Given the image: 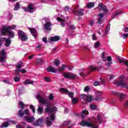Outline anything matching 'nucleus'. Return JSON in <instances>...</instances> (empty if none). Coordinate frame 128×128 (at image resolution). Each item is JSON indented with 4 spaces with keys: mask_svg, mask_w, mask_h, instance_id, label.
<instances>
[{
    "mask_svg": "<svg viewBox=\"0 0 128 128\" xmlns=\"http://www.w3.org/2000/svg\"><path fill=\"white\" fill-rule=\"evenodd\" d=\"M36 98L38 100L39 102L46 106V112L48 114L49 116V117L46 118V124L48 126H50L52 124V122H54V118H56V116L54 114L56 112V106L50 107L48 100L46 99L44 97H42L40 94L36 96Z\"/></svg>",
    "mask_w": 128,
    "mask_h": 128,
    "instance_id": "f257e3e1",
    "label": "nucleus"
},
{
    "mask_svg": "<svg viewBox=\"0 0 128 128\" xmlns=\"http://www.w3.org/2000/svg\"><path fill=\"white\" fill-rule=\"evenodd\" d=\"M104 114L102 113L98 114L95 118V121L90 120V121H82L80 124L82 126H88L91 128H98V124H102Z\"/></svg>",
    "mask_w": 128,
    "mask_h": 128,
    "instance_id": "f03ea898",
    "label": "nucleus"
},
{
    "mask_svg": "<svg viewBox=\"0 0 128 128\" xmlns=\"http://www.w3.org/2000/svg\"><path fill=\"white\" fill-rule=\"evenodd\" d=\"M16 28V26L12 25L8 27L3 26L0 30L2 36H6V32L10 38H14V32L10 30H14Z\"/></svg>",
    "mask_w": 128,
    "mask_h": 128,
    "instance_id": "7ed1b4c3",
    "label": "nucleus"
},
{
    "mask_svg": "<svg viewBox=\"0 0 128 128\" xmlns=\"http://www.w3.org/2000/svg\"><path fill=\"white\" fill-rule=\"evenodd\" d=\"M114 84L121 88H128V84L124 82V76L121 75L119 77V80L114 82Z\"/></svg>",
    "mask_w": 128,
    "mask_h": 128,
    "instance_id": "20e7f679",
    "label": "nucleus"
},
{
    "mask_svg": "<svg viewBox=\"0 0 128 128\" xmlns=\"http://www.w3.org/2000/svg\"><path fill=\"white\" fill-rule=\"evenodd\" d=\"M80 98L82 100H85L86 102H92V100H94L92 98V96L90 94H82L80 95Z\"/></svg>",
    "mask_w": 128,
    "mask_h": 128,
    "instance_id": "39448f33",
    "label": "nucleus"
},
{
    "mask_svg": "<svg viewBox=\"0 0 128 128\" xmlns=\"http://www.w3.org/2000/svg\"><path fill=\"white\" fill-rule=\"evenodd\" d=\"M18 36L20 40H21L22 42H26L28 40V36L26 33L22 30H18Z\"/></svg>",
    "mask_w": 128,
    "mask_h": 128,
    "instance_id": "423d86ee",
    "label": "nucleus"
},
{
    "mask_svg": "<svg viewBox=\"0 0 128 128\" xmlns=\"http://www.w3.org/2000/svg\"><path fill=\"white\" fill-rule=\"evenodd\" d=\"M6 50L2 49L0 50V62H6Z\"/></svg>",
    "mask_w": 128,
    "mask_h": 128,
    "instance_id": "0eeeda50",
    "label": "nucleus"
},
{
    "mask_svg": "<svg viewBox=\"0 0 128 128\" xmlns=\"http://www.w3.org/2000/svg\"><path fill=\"white\" fill-rule=\"evenodd\" d=\"M73 13L77 16H83L84 15V9H80L78 8V6H76L73 11Z\"/></svg>",
    "mask_w": 128,
    "mask_h": 128,
    "instance_id": "6e6552de",
    "label": "nucleus"
},
{
    "mask_svg": "<svg viewBox=\"0 0 128 128\" xmlns=\"http://www.w3.org/2000/svg\"><path fill=\"white\" fill-rule=\"evenodd\" d=\"M63 76L65 78H78V76L72 73H64L63 74Z\"/></svg>",
    "mask_w": 128,
    "mask_h": 128,
    "instance_id": "1a4fd4ad",
    "label": "nucleus"
},
{
    "mask_svg": "<svg viewBox=\"0 0 128 128\" xmlns=\"http://www.w3.org/2000/svg\"><path fill=\"white\" fill-rule=\"evenodd\" d=\"M60 92H64V94H68L70 98H74V94L72 92H69L68 90L64 88H62L60 90Z\"/></svg>",
    "mask_w": 128,
    "mask_h": 128,
    "instance_id": "9d476101",
    "label": "nucleus"
},
{
    "mask_svg": "<svg viewBox=\"0 0 128 128\" xmlns=\"http://www.w3.org/2000/svg\"><path fill=\"white\" fill-rule=\"evenodd\" d=\"M102 58L104 62H106V60L108 62V66H110V64H112V57L108 56L107 58H106V56H104V52L102 53Z\"/></svg>",
    "mask_w": 128,
    "mask_h": 128,
    "instance_id": "9b49d317",
    "label": "nucleus"
},
{
    "mask_svg": "<svg viewBox=\"0 0 128 128\" xmlns=\"http://www.w3.org/2000/svg\"><path fill=\"white\" fill-rule=\"evenodd\" d=\"M10 124H16V122L14 121V120L10 121V120H8V122L2 124L1 126H0V128H8V126H10Z\"/></svg>",
    "mask_w": 128,
    "mask_h": 128,
    "instance_id": "f8f14e48",
    "label": "nucleus"
},
{
    "mask_svg": "<svg viewBox=\"0 0 128 128\" xmlns=\"http://www.w3.org/2000/svg\"><path fill=\"white\" fill-rule=\"evenodd\" d=\"M30 114V110L28 109H26L24 111H22V110H20L18 112V116L20 118H22L24 114H26L28 116Z\"/></svg>",
    "mask_w": 128,
    "mask_h": 128,
    "instance_id": "ddd939ff",
    "label": "nucleus"
},
{
    "mask_svg": "<svg viewBox=\"0 0 128 128\" xmlns=\"http://www.w3.org/2000/svg\"><path fill=\"white\" fill-rule=\"evenodd\" d=\"M104 92L100 90H96L95 92L96 100H100L102 98V96Z\"/></svg>",
    "mask_w": 128,
    "mask_h": 128,
    "instance_id": "4468645a",
    "label": "nucleus"
},
{
    "mask_svg": "<svg viewBox=\"0 0 128 128\" xmlns=\"http://www.w3.org/2000/svg\"><path fill=\"white\" fill-rule=\"evenodd\" d=\"M44 122V118H39L33 122V126H38Z\"/></svg>",
    "mask_w": 128,
    "mask_h": 128,
    "instance_id": "2eb2a0df",
    "label": "nucleus"
},
{
    "mask_svg": "<svg viewBox=\"0 0 128 128\" xmlns=\"http://www.w3.org/2000/svg\"><path fill=\"white\" fill-rule=\"evenodd\" d=\"M60 40V36H50L48 38V42H58Z\"/></svg>",
    "mask_w": 128,
    "mask_h": 128,
    "instance_id": "dca6fc26",
    "label": "nucleus"
},
{
    "mask_svg": "<svg viewBox=\"0 0 128 128\" xmlns=\"http://www.w3.org/2000/svg\"><path fill=\"white\" fill-rule=\"evenodd\" d=\"M102 68V66H100L99 67H94L92 66H89V69H88V74H90L92 72H95V70H98V72H100V69L98 68Z\"/></svg>",
    "mask_w": 128,
    "mask_h": 128,
    "instance_id": "f3484780",
    "label": "nucleus"
},
{
    "mask_svg": "<svg viewBox=\"0 0 128 128\" xmlns=\"http://www.w3.org/2000/svg\"><path fill=\"white\" fill-rule=\"evenodd\" d=\"M24 120H26V122H28L32 123L34 122L36 118L34 116H31L30 117H28L27 116H26L24 118Z\"/></svg>",
    "mask_w": 128,
    "mask_h": 128,
    "instance_id": "a211bd4d",
    "label": "nucleus"
},
{
    "mask_svg": "<svg viewBox=\"0 0 128 128\" xmlns=\"http://www.w3.org/2000/svg\"><path fill=\"white\" fill-rule=\"evenodd\" d=\"M52 22H46L44 24V29L46 30H52Z\"/></svg>",
    "mask_w": 128,
    "mask_h": 128,
    "instance_id": "6ab92c4d",
    "label": "nucleus"
},
{
    "mask_svg": "<svg viewBox=\"0 0 128 128\" xmlns=\"http://www.w3.org/2000/svg\"><path fill=\"white\" fill-rule=\"evenodd\" d=\"M28 30L32 34V36H33L36 38V36H38V32H36V28H28Z\"/></svg>",
    "mask_w": 128,
    "mask_h": 128,
    "instance_id": "aec40b11",
    "label": "nucleus"
},
{
    "mask_svg": "<svg viewBox=\"0 0 128 128\" xmlns=\"http://www.w3.org/2000/svg\"><path fill=\"white\" fill-rule=\"evenodd\" d=\"M47 71H48L49 72H54V73H56V72H58V69H56V68L52 67V66H48L47 68Z\"/></svg>",
    "mask_w": 128,
    "mask_h": 128,
    "instance_id": "412c9836",
    "label": "nucleus"
},
{
    "mask_svg": "<svg viewBox=\"0 0 128 128\" xmlns=\"http://www.w3.org/2000/svg\"><path fill=\"white\" fill-rule=\"evenodd\" d=\"M98 8L100 10H103V12H106V6H104L102 3H100L98 5Z\"/></svg>",
    "mask_w": 128,
    "mask_h": 128,
    "instance_id": "4be33fe9",
    "label": "nucleus"
},
{
    "mask_svg": "<svg viewBox=\"0 0 128 128\" xmlns=\"http://www.w3.org/2000/svg\"><path fill=\"white\" fill-rule=\"evenodd\" d=\"M118 60H119V62H120V64L123 62V64H126V66H128V60H124V58L119 57L118 58Z\"/></svg>",
    "mask_w": 128,
    "mask_h": 128,
    "instance_id": "5701e85b",
    "label": "nucleus"
},
{
    "mask_svg": "<svg viewBox=\"0 0 128 128\" xmlns=\"http://www.w3.org/2000/svg\"><path fill=\"white\" fill-rule=\"evenodd\" d=\"M104 18V14L101 13L98 14V18L97 24H102V18Z\"/></svg>",
    "mask_w": 128,
    "mask_h": 128,
    "instance_id": "b1692460",
    "label": "nucleus"
},
{
    "mask_svg": "<svg viewBox=\"0 0 128 128\" xmlns=\"http://www.w3.org/2000/svg\"><path fill=\"white\" fill-rule=\"evenodd\" d=\"M70 124V121H64L61 126V128H68V126Z\"/></svg>",
    "mask_w": 128,
    "mask_h": 128,
    "instance_id": "393cba45",
    "label": "nucleus"
},
{
    "mask_svg": "<svg viewBox=\"0 0 128 128\" xmlns=\"http://www.w3.org/2000/svg\"><path fill=\"white\" fill-rule=\"evenodd\" d=\"M37 112H38V114H42V112H44V108H42V106L40 105L38 107Z\"/></svg>",
    "mask_w": 128,
    "mask_h": 128,
    "instance_id": "a878e982",
    "label": "nucleus"
},
{
    "mask_svg": "<svg viewBox=\"0 0 128 128\" xmlns=\"http://www.w3.org/2000/svg\"><path fill=\"white\" fill-rule=\"evenodd\" d=\"M23 83L24 84H34V81L30 79H26L23 82Z\"/></svg>",
    "mask_w": 128,
    "mask_h": 128,
    "instance_id": "bb28decb",
    "label": "nucleus"
},
{
    "mask_svg": "<svg viewBox=\"0 0 128 128\" xmlns=\"http://www.w3.org/2000/svg\"><path fill=\"white\" fill-rule=\"evenodd\" d=\"M88 111L86 110H84L82 111L81 116L82 118H86V116H88Z\"/></svg>",
    "mask_w": 128,
    "mask_h": 128,
    "instance_id": "cd10ccee",
    "label": "nucleus"
},
{
    "mask_svg": "<svg viewBox=\"0 0 128 128\" xmlns=\"http://www.w3.org/2000/svg\"><path fill=\"white\" fill-rule=\"evenodd\" d=\"M28 12H34V7L32 4L28 6Z\"/></svg>",
    "mask_w": 128,
    "mask_h": 128,
    "instance_id": "c85d7f7f",
    "label": "nucleus"
},
{
    "mask_svg": "<svg viewBox=\"0 0 128 128\" xmlns=\"http://www.w3.org/2000/svg\"><path fill=\"white\" fill-rule=\"evenodd\" d=\"M22 62H19L16 66V68H18V70H20L22 68Z\"/></svg>",
    "mask_w": 128,
    "mask_h": 128,
    "instance_id": "c756f323",
    "label": "nucleus"
},
{
    "mask_svg": "<svg viewBox=\"0 0 128 128\" xmlns=\"http://www.w3.org/2000/svg\"><path fill=\"white\" fill-rule=\"evenodd\" d=\"M20 2H18L14 6V10H18L20 6Z\"/></svg>",
    "mask_w": 128,
    "mask_h": 128,
    "instance_id": "7c9ffc66",
    "label": "nucleus"
},
{
    "mask_svg": "<svg viewBox=\"0 0 128 128\" xmlns=\"http://www.w3.org/2000/svg\"><path fill=\"white\" fill-rule=\"evenodd\" d=\"M10 42H12V40H10L7 38L6 40V46H10Z\"/></svg>",
    "mask_w": 128,
    "mask_h": 128,
    "instance_id": "2f4dec72",
    "label": "nucleus"
},
{
    "mask_svg": "<svg viewBox=\"0 0 128 128\" xmlns=\"http://www.w3.org/2000/svg\"><path fill=\"white\" fill-rule=\"evenodd\" d=\"M86 6L87 8H94V3L88 2L86 4Z\"/></svg>",
    "mask_w": 128,
    "mask_h": 128,
    "instance_id": "473e14b6",
    "label": "nucleus"
},
{
    "mask_svg": "<svg viewBox=\"0 0 128 128\" xmlns=\"http://www.w3.org/2000/svg\"><path fill=\"white\" fill-rule=\"evenodd\" d=\"M56 19H57V20L58 22H62V23L60 24L61 26H64L65 24L64 22V20H62V19L60 18H57Z\"/></svg>",
    "mask_w": 128,
    "mask_h": 128,
    "instance_id": "72a5a7b5",
    "label": "nucleus"
},
{
    "mask_svg": "<svg viewBox=\"0 0 128 128\" xmlns=\"http://www.w3.org/2000/svg\"><path fill=\"white\" fill-rule=\"evenodd\" d=\"M66 66L64 64H62V66L61 68H59L58 69V72H62V70H66Z\"/></svg>",
    "mask_w": 128,
    "mask_h": 128,
    "instance_id": "f704fd0d",
    "label": "nucleus"
},
{
    "mask_svg": "<svg viewBox=\"0 0 128 128\" xmlns=\"http://www.w3.org/2000/svg\"><path fill=\"white\" fill-rule=\"evenodd\" d=\"M118 96H119L120 100H122L126 98V94L124 93H119Z\"/></svg>",
    "mask_w": 128,
    "mask_h": 128,
    "instance_id": "c9c22d12",
    "label": "nucleus"
},
{
    "mask_svg": "<svg viewBox=\"0 0 128 128\" xmlns=\"http://www.w3.org/2000/svg\"><path fill=\"white\" fill-rule=\"evenodd\" d=\"M122 14V11L116 12L115 14H114L112 16V18H116V16H120V14Z\"/></svg>",
    "mask_w": 128,
    "mask_h": 128,
    "instance_id": "e433bc0d",
    "label": "nucleus"
},
{
    "mask_svg": "<svg viewBox=\"0 0 128 128\" xmlns=\"http://www.w3.org/2000/svg\"><path fill=\"white\" fill-rule=\"evenodd\" d=\"M54 64V66H60V60L56 59L55 60Z\"/></svg>",
    "mask_w": 128,
    "mask_h": 128,
    "instance_id": "4c0bfd02",
    "label": "nucleus"
},
{
    "mask_svg": "<svg viewBox=\"0 0 128 128\" xmlns=\"http://www.w3.org/2000/svg\"><path fill=\"white\" fill-rule=\"evenodd\" d=\"M14 82H20V77L18 76H15L14 77Z\"/></svg>",
    "mask_w": 128,
    "mask_h": 128,
    "instance_id": "58836bf2",
    "label": "nucleus"
},
{
    "mask_svg": "<svg viewBox=\"0 0 128 128\" xmlns=\"http://www.w3.org/2000/svg\"><path fill=\"white\" fill-rule=\"evenodd\" d=\"M121 36L124 40H126V38H128V34L126 33H121Z\"/></svg>",
    "mask_w": 128,
    "mask_h": 128,
    "instance_id": "ea45409f",
    "label": "nucleus"
},
{
    "mask_svg": "<svg viewBox=\"0 0 128 128\" xmlns=\"http://www.w3.org/2000/svg\"><path fill=\"white\" fill-rule=\"evenodd\" d=\"M70 10V8L69 6H66L64 8V12L66 14Z\"/></svg>",
    "mask_w": 128,
    "mask_h": 128,
    "instance_id": "a19ab883",
    "label": "nucleus"
},
{
    "mask_svg": "<svg viewBox=\"0 0 128 128\" xmlns=\"http://www.w3.org/2000/svg\"><path fill=\"white\" fill-rule=\"evenodd\" d=\"M110 24H108L107 26V28L105 30V33H104L105 36L106 34H108V32H110Z\"/></svg>",
    "mask_w": 128,
    "mask_h": 128,
    "instance_id": "79ce46f5",
    "label": "nucleus"
},
{
    "mask_svg": "<svg viewBox=\"0 0 128 128\" xmlns=\"http://www.w3.org/2000/svg\"><path fill=\"white\" fill-rule=\"evenodd\" d=\"M19 104L20 105V106H21V108L22 110H24V108H26V104H24V102H20Z\"/></svg>",
    "mask_w": 128,
    "mask_h": 128,
    "instance_id": "37998d69",
    "label": "nucleus"
},
{
    "mask_svg": "<svg viewBox=\"0 0 128 128\" xmlns=\"http://www.w3.org/2000/svg\"><path fill=\"white\" fill-rule=\"evenodd\" d=\"M44 61L41 58H38L36 62V64H40Z\"/></svg>",
    "mask_w": 128,
    "mask_h": 128,
    "instance_id": "c03bdc74",
    "label": "nucleus"
},
{
    "mask_svg": "<svg viewBox=\"0 0 128 128\" xmlns=\"http://www.w3.org/2000/svg\"><path fill=\"white\" fill-rule=\"evenodd\" d=\"M90 108L92 110H96V106L94 104H91L90 106Z\"/></svg>",
    "mask_w": 128,
    "mask_h": 128,
    "instance_id": "a18cd8bd",
    "label": "nucleus"
},
{
    "mask_svg": "<svg viewBox=\"0 0 128 128\" xmlns=\"http://www.w3.org/2000/svg\"><path fill=\"white\" fill-rule=\"evenodd\" d=\"M30 108L32 110L34 114L36 112V108H34V106L32 105H30Z\"/></svg>",
    "mask_w": 128,
    "mask_h": 128,
    "instance_id": "49530a36",
    "label": "nucleus"
},
{
    "mask_svg": "<svg viewBox=\"0 0 128 128\" xmlns=\"http://www.w3.org/2000/svg\"><path fill=\"white\" fill-rule=\"evenodd\" d=\"M90 91V86H86L84 88V92H88Z\"/></svg>",
    "mask_w": 128,
    "mask_h": 128,
    "instance_id": "de8ad7c7",
    "label": "nucleus"
},
{
    "mask_svg": "<svg viewBox=\"0 0 128 128\" xmlns=\"http://www.w3.org/2000/svg\"><path fill=\"white\" fill-rule=\"evenodd\" d=\"M114 78V75H108L107 76V79L108 80H112Z\"/></svg>",
    "mask_w": 128,
    "mask_h": 128,
    "instance_id": "09e8293b",
    "label": "nucleus"
},
{
    "mask_svg": "<svg viewBox=\"0 0 128 128\" xmlns=\"http://www.w3.org/2000/svg\"><path fill=\"white\" fill-rule=\"evenodd\" d=\"M26 124H24L23 125H17L16 128H24L26 127Z\"/></svg>",
    "mask_w": 128,
    "mask_h": 128,
    "instance_id": "8fccbe9b",
    "label": "nucleus"
},
{
    "mask_svg": "<svg viewBox=\"0 0 128 128\" xmlns=\"http://www.w3.org/2000/svg\"><path fill=\"white\" fill-rule=\"evenodd\" d=\"M42 20L46 22H50V18L44 17Z\"/></svg>",
    "mask_w": 128,
    "mask_h": 128,
    "instance_id": "3c124183",
    "label": "nucleus"
},
{
    "mask_svg": "<svg viewBox=\"0 0 128 128\" xmlns=\"http://www.w3.org/2000/svg\"><path fill=\"white\" fill-rule=\"evenodd\" d=\"M98 46H100V42H95L94 44V48H98Z\"/></svg>",
    "mask_w": 128,
    "mask_h": 128,
    "instance_id": "603ef678",
    "label": "nucleus"
},
{
    "mask_svg": "<svg viewBox=\"0 0 128 128\" xmlns=\"http://www.w3.org/2000/svg\"><path fill=\"white\" fill-rule=\"evenodd\" d=\"M72 104H76V102H78V98H72Z\"/></svg>",
    "mask_w": 128,
    "mask_h": 128,
    "instance_id": "864d4df0",
    "label": "nucleus"
},
{
    "mask_svg": "<svg viewBox=\"0 0 128 128\" xmlns=\"http://www.w3.org/2000/svg\"><path fill=\"white\" fill-rule=\"evenodd\" d=\"M3 82H4V84H12L10 81L6 80H3Z\"/></svg>",
    "mask_w": 128,
    "mask_h": 128,
    "instance_id": "5fc2aeb1",
    "label": "nucleus"
},
{
    "mask_svg": "<svg viewBox=\"0 0 128 128\" xmlns=\"http://www.w3.org/2000/svg\"><path fill=\"white\" fill-rule=\"evenodd\" d=\"M128 108V100H126L124 104V108Z\"/></svg>",
    "mask_w": 128,
    "mask_h": 128,
    "instance_id": "6e6d98bb",
    "label": "nucleus"
},
{
    "mask_svg": "<svg viewBox=\"0 0 128 128\" xmlns=\"http://www.w3.org/2000/svg\"><path fill=\"white\" fill-rule=\"evenodd\" d=\"M44 80H45V82H50V78L48 77H44Z\"/></svg>",
    "mask_w": 128,
    "mask_h": 128,
    "instance_id": "4d7b16f0",
    "label": "nucleus"
},
{
    "mask_svg": "<svg viewBox=\"0 0 128 128\" xmlns=\"http://www.w3.org/2000/svg\"><path fill=\"white\" fill-rule=\"evenodd\" d=\"M112 94H114L115 96H118V95L120 94V93H118V92H116V91H112Z\"/></svg>",
    "mask_w": 128,
    "mask_h": 128,
    "instance_id": "13d9d810",
    "label": "nucleus"
},
{
    "mask_svg": "<svg viewBox=\"0 0 128 128\" xmlns=\"http://www.w3.org/2000/svg\"><path fill=\"white\" fill-rule=\"evenodd\" d=\"M20 72H22V74H26V70L24 68L20 70Z\"/></svg>",
    "mask_w": 128,
    "mask_h": 128,
    "instance_id": "bf43d9fd",
    "label": "nucleus"
},
{
    "mask_svg": "<svg viewBox=\"0 0 128 128\" xmlns=\"http://www.w3.org/2000/svg\"><path fill=\"white\" fill-rule=\"evenodd\" d=\"M42 42H44L45 44H47L48 42V39L44 37L42 38Z\"/></svg>",
    "mask_w": 128,
    "mask_h": 128,
    "instance_id": "052dcab7",
    "label": "nucleus"
},
{
    "mask_svg": "<svg viewBox=\"0 0 128 128\" xmlns=\"http://www.w3.org/2000/svg\"><path fill=\"white\" fill-rule=\"evenodd\" d=\"M94 86H100V82H98V81H95L94 82Z\"/></svg>",
    "mask_w": 128,
    "mask_h": 128,
    "instance_id": "680f3d73",
    "label": "nucleus"
},
{
    "mask_svg": "<svg viewBox=\"0 0 128 128\" xmlns=\"http://www.w3.org/2000/svg\"><path fill=\"white\" fill-rule=\"evenodd\" d=\"M49 100H54V94H50L49 96Z\"/></svg>",
    "mask_w": 128,
    "mask_h": 128,
    "instance_id": "e2e57ef3",
    "label": "nucleus"
},
{
    "mask_svg": "<svg viewBox=\"0 0 128 128\" xmlns=\"http://www.w3.org/2000/svg\"><path fill=\"white\" fill-rule=\"evenodd\" d=\"M94 20H90V26H94Z\"/></svg>",
    "mask_w": 128,
    "mask_h": 128,
    "instance_id": "0e129e2a",
    "label": "nucleus"
},
{
    "mask_svg": "<svg viewBox=\"0 0 128 128\" xmlns=\"http://www.w3.org/2000/svg\"><path fill=\"white\" fill-rule=\"evenodd\" d=\"M92 38L93 40H96V34H92Z\"/></svg>",
    "mask_w": 128,
    "mask_h": 128,
    "instance_id": "69168bd1",
    "label": "nucleus"
},
{
    "mask_svg": "<svg viewBox=\"0 0 128 128\" xmlns=\"http://www.w3.org/2000/svg\"><path fill=\"white\" fill-rule=\"evenodd\" d=\"M40 48H42V45H38L36 47V50H40Z\"/></svg>",
    "mask_w": 128,
    "mask_h": 128,
    "instance_id": "338daca9",
    "label": "nucleus"
},
{
    "mask_svg": "<svg viewBox=\"0 0 128 128\" xmlns=\"http://www.w3.org/2000/svg\"><path fill=\"white\" fill-rule=\"evenodd\" d=\"M124 32H128V27H126L124 29Z\"/></svg>",
    "mask_w": 128,
    "mask_h": 128,
    "instance_id": "774afa93",
    "label": "nucleus"
}]
</instances>
